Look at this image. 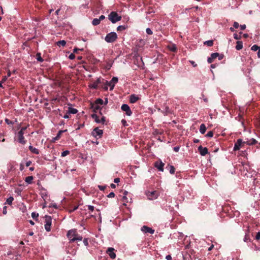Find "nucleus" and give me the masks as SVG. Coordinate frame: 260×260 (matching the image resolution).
Returning a JSON list of instances; mask_svg holds the SVG:
<instances>
[{
  "label": "nucleus",
  "mask_w": 260,
  "mask_h": 260,
  "mask_svg": "<svg viewBox=\"0 0 260 260\" xmlns=\"http://www.w3.org/2000/svg\"><path fill=\"white\" fill-rule=\"evenodd\" d=\"M213 132L212 131H210L206 135V137L211 138L213 136Z\"/></svg>",
  "instance_id": "nucleus-43"
},
{
  "label": "nucleus",
  "mask_w": 260,
  "mask_h": 260,
  "mask_svg": "<svg viewBox=\"0 0 260 260\" xmlns=\"http://www.w3.org/2000/svg\"><path fill=\"white\" fill-rule=\"evenodd\" d=\"M36 58H37V60L40 61V62H42L43 61V58H42V57L41 56V53H37V54H36Z\"/></svg>",
  "instance_id": "nucleus-32"
},
{
  "label": "nucleus",
  "mask_w": 260,
  "mask_h": 260,
  "mask_svg": "<svg viewBox=\"0 0 260 260\" xmlns=\"http://www.w3.org/2000/svg\"><path fill=\"white\" fill-rule=\"evenodd\" d=\"M106 120H105V117L104 116H103L102 117V118L100 119V121H101V123L104 124V122H105Z\"/></svg>",
  "instance_id": "nucleus-61"
},
{
  "label": "nucleus",
  "mask_w": 260,
  "mask_h": 260,
  "mask_svg": "<svg viewBox=\"0 0 260 260\" xmlns=\"http://www.w3.org/2000/svg\"><path fill=\"white\" fill-rule=\"evenodd\" d=\"M163 112L166 114L167 115L169 113H171L170 110L168 106H166L164 110L163 111Z\"/></svg>",
  "instance_id": "nucleus-34"
},
{
  "label": "nucleus",
  "mask_w": 260,
  "mask_h": 260,
  "mask_svg": "<svg viewBox=\"0 0 260 260\" xmlns=\"http://www.w3.org/2000/svg\"><path fill=\"white\" fill-rule=\"evenodd\" d=\"M34 177L32 176H28L25 178V181L28 184H31L32 183Z\"/></svg>",
  "instance_id": "nucleus-21"
},
{
  "label": "nucleus",
  "mask_w": 260,
  "mask_h": 260,
  "mask_svg": "<svg viewBox=\"0 0 260 260\" xmlns=\"http://www.w3.org/2000/svg\"><path fill=\"white\" fill-rule=\"evenodd\" d=\"M239 34H240V35H241V34H242V32H240ZM234 38L236 40H239L241 39V35L238 36L237 34H234Z\"/></svg>",
  "instance_id": "nucleus-42"
},
{
  "label": "nucleus",
  "mask_w": 260,
  "mask_h": 260,
  "mask_svg": "<svg viewBox=\"0 0 260 260\" xmlns=\"http://www.w3.org/2000/svg\"><path fill=\"white\" fill-rule=\"evenodd\" d=\"M206 131V127L205 124L202 123L200 125V132L202 134H204Z\"/></svg>",
  "instance_id": "nucleus-19"
},
{
  "label": "nucleus",
  "mask_w": 260,
  "mask_h": 260,
  "mask_svg": "<svg viewBox=\"0 0 260 260\" xmlns=\"http://www.w3.org/2000/svg\"><path fill=\"white\" fill-rule=\"evenodd\" d=\"M180 147L179 146H176L173 148V150L175 152H178L179 150Z\"/></svg>",
  "instance_id": "nucleus-58"
},
{
  "label": "nucleus",
  "mask_w": 260,
  "mask_h": 260,
  "mask_svg": "<svg viewBox=\"0 0 260 260\" xmlns=\"http://www.w3.org/2000/svg\"><path fill=\"white\" fill-rule=\"evenodd\" d=\"M91 108L93 109V111L94 112H96L99 110H100L101 109L99 105H98L95 103H93L92 104Z\"/></svg>",
  "instance_id": "nucleus-18"
},
{
  "label": "nucleus",
  "mask_w": 260,
  "mask_h": 260,
  "mask_svg": "<svg viewBox=\"0 0 260 260\" xmlns=\"http://www.w3.org/2000/svg\"><path fill=\"white\" fill-rule=\"evenodd\" d=\"M260 49V47H259L257 45H254L253 46H252L251 47V50H253V51H256L257 50H258L259 49Z\"/></svg>",
  "instance_id": "nucleus-37"
},
{
  "label": "nucleus",
  "mask_w": 260,
  "mask_h": 260,
  "mask_svg": "<svg viewBox=\"0 0 260 260\" xmlns=\"http://www.w3.org/2000/svg\"><path fill=\"white\" fill-rule=\"evenodd\" d=\"M7 76H4L2 79V82L4 83V82H5L7 79Z\"/></svg>",
  "instance_id": "nucleus-64"
},
{
  "label": "nucleus",
  "mask_w": 260,
  "mask_h": 260,
  "mask_svg": "<svg viewBox=\"0 0 260 260\" xmlns=\"http://www.w3.org/2000/svg\"><path fill=\"white\" fill-rule=\"evenodd\" d=\"M122 201L124 202L123 205H125V203L128 202V199L126 196H123L122 197Z\"/></svg>",
  "instance_id": "nucleus-45"
},
{
  "label": "nucleus",
  "mask_w": 260,
  "mask_h": 260,
  "mask_svg": "<svg viewBox=\"0 0 260 260\" xmlns=\"http://www.w3.org/2000/svg\"><path fill=\"white\" fill-rule=\"evenodd\" d=\"M250 239L249 238V236L248 234H246L245 236L244 241L246 242H247L248 241H250Z\"/></svg>",
  "instance_id": "nucleus-41"
},
{
  "label": "nucleus",
  "mask_w": 260,
  "mask_h": 260,
  "mask_svg": "<svg viewBox=\"0 0 260 260\" xmlns=\"http://www.w3.org/2000/svg\"><path fill=\"white\" fill-rule=\"evenodd\" d=\"M15 141H17L18 142L21 144L25 145L26 143V140L24 137V133L22 132H18L14 138Z\"/></svg>",
  "instance_id": "nucleus-3"
},
{
  "label": "nucleus",
  "mask_w": 260,
  "mask_h": 260,
  "mask_svg": "<svg viewBox=\"0 0 260 260\" xmlns=\"http://www.w3.org/2000/svg\"><path fill=\"white\" fill-rule=\"evenodd\" d=\"M237 45L236 46V49L237 50H240L243 48V43L241 41H237L236 43Z\"/></svg>",
  "instance_id": "nucleus-20"
},
{
  "label": "nucleus",
  "mask_w": 260,
  "mask_h": 260,
  "mask_svg": "<svg viewBox=\"0 0 260 260\" xmlns=\"http://www.w3.org/2000/svg\"><path fill=\"white\" fill-rule=\"evenodd\" d=\"M3 213L4 214H7V206H4L3 207Z\"/></svg>",
  "instance_id": "nucleus-55"
},
{
  "label": "nucleus",
  "mask_w": 260,
  "mask_h": 260,
  "mask_svg": "<svg viewBox=\"0 0 260 260\" xmlns=\"http://www.w3.org/2000/svg\"><path fill=\"white\" fill-rule=\"evenodd\" d=\"M29 150L32 153L36 154H39V149L34 147L30 145L29 146Z\"/></svg>",
  "instance_id": "nucleus-16"
},
{
  "label": "nucleus",
  "mask_w": 260,
  "mask_h": 260,
  "mask_svg": "<svg viewBox=\"0 0 260 260\" xmlns=\"http://www.w3.org/2000/svg\"><path fill=\"white\" fill-rule=\"evenodd\" d=\"M141 231L142 232H143L144 233H150L151 234H153L154 233V230H153L152 229H151L148 226H147L146 225H144L142 227Z\"/></svg>",
  "instance_id": "nucleus-10"
},
{
  "label": "nucleus",
  "mask_w": 260,
  "mask_h": 260,
  "mask_svg": "<svg viewBox=\"0 0 260 260\" xmlns=\"http://www.w3.org/2000/svg\"><path fill=\"white\" fill-rule=\"evenodd\" d=\"M99 189L101 190L104 191L105 189V188H106V186H105L99 185Z\"/></svg>",
  "instance_id": "nucleus-57"
},
{
  "label": "nucleus",
  "mask_w": 260,
  "mask_h": 260,
  "mask_svg": "<svg viewBox=\"0 0 260 260\" xmlns=\"http://www.w3.org/2000/svg\"><path fill=\"white\" fill-rule=\"evenodd\" d=\"M189 62H190V63L192 65V66L193 67H196L197 66V63H196V62L194 61H192V60H191V61H189Z\"/></svg>",
  "instance_id": "nucleus-62"
},
{
  "label": "nucleus",
  "mask_w": 260,
  "mask_h": 260,
  "mask_svg": "<svg viewBox=\"0 0 260 260\" xmlns=\"http://www.w3.org/2000/svg\"><path fill=\"white\" fill-rule=\"evenodd\" d=\"M88 209L90 211L92 212L94 210V207L93 206L91 205H88Z\"/></svg>",
  "instance_id": "nucleus-50"
},
{
  "label": "nucleus",
  "mask_w": 260,
  "mask_h": 260,
  "mask_svg": "<svg viewBox=\"0 0 260 260\" xmlns=\"http://www.w3.org/2000/svg\"><path fill=\"white\" fill-rule=\"evenodd\" d=\"M244 143H246L247 145H251L256 144L257 143V141L255 139L252 138L248 140L246 142H244Z\"/></svg>",
  "instance_id": "nucleus-17"
},
{
  "label": "nucleus",
  "mask_w": 260,
  "mask_h": 260,
  "mask_svg": "<svg viewBox=\"0 0 260 260\" xmlns=\"http://www.w3.org/2000/svg\"><path fill=\"white\" fill-rule=\"evenodd\" d=\"M69 58L70 59H74L75 58V55L74 53H71L69 56Z\"/></svg>",
  "instance_id": "nucleus-52"
},
{
  "label": "nucleus",
  "mask_w": 260,
  "mask_h": 260,
  "mask_svg": "<svg viewBox=\"0 0 260 260\" xmlns=\"http://www.w3.org/2000/svg\"><path fill=\"white\" fill-rule=\"evenodd\" d=\"M218 56H219V54L216 52L212 53L210 57H211V58L214 60Z\"/></svg>",
  "instance_id": "nucleus-35"
},
{
  "label": "nucleus",
  "mask_w": 260,
  "mask_h": 260,
  "mask_svg": "<svg viewBox=\"0 0 260 260\" xmlns=\"http://www.w3.org/2000/svg\"><path fill=\"white\" fill-rule=\"evenodd\" d=\"M66 44V42L64 40H61L57 42V45L58 46H64Z\"/></svg>",
  "instance_id": "nucleus-28"
},
{
  "label": "nucleus",
  "mask_w": 260,
  "mask_h": 260,
  "mask_svg": "<svg viewBox=\"0 0 260 260\" xmlns=\"http://www.w3.org/2000/svg\"><path fill=\"white\" fill-rule=\"evenodd\" d=\"M260 239V232H258L255 236V239L258 240Z\"/></svg>",
  "instance_id": "nucleus-60"
},
{
  "label": "nucleus",
  "mask_w": 260,
  "mask_h": 260,
  "mask_svg": "<svg viewBox=\"0 0 260 260\" xmlns=\"http://www.w3.org/2000/svg\"><path fill=\"white\" fill-rule=\"evenodd\" d=\"M207 61H208V62L209 63H212V62L214 61V59H212V58H211V57H209V58H208Z\"/></svg>",
  "instance_id": "nucleus-56"
},
{
  "label": "nucleus",
  "mask_w": 260,
  "mask_h": 260,
  "mask_svg": "<svg viewBox=\"0 0 260 260\" xmlns=\"http://www.w3.org/2000/svg\"><path fill=\"white\" fill-rule=\"evenodd\" d=\"M127 28V25H120L117 27V31H122V30H125Z\"/></svg>",
  "instance_id": "nucleus-25"
},
{
  "label": "nucleus",
  "mask_w": 260,
  "mask_h": 260,
  "mask_svg": "<svg viewBox=\"0 0 260 260\" xmlns=\"http://www.w3.org/2000/svg\"><path fill=\"white\" fill-rule=\"evenodd\" d=\"M198 150L202 156H205L208 153V149L206 147H203L202 146L198 147Z\"/></svg>",
  "instance_id": "nucleus-11"
},
{
  "label": "nucleus",
  "mask_w": 260,
  "mask_h": 260,
  "mask_svg": "<svg viewBox=\"0 0 260 260\" xmlns=\"http://www.w3.org/2000/svg\"><path fill=\"white\" fill-rule=\"evenodd\" d=\"M244 142H243L242 139H239L237 140V142L235 143L234 147V150L237 151L239 150L240 148L241 145L244 144Z\"/></svg>",
  "instance_id": "nucleus-9"
},
{
  "label": "nucleus",
  "mask_w": 260,
  "mask_h": 260,
  "mask_svg": "<svg viewBox=\"0 0 260 260\" xmlns=\"http://www.w3.org/2000/svg\"><path fill=\"white\" fill-rule=\"evenodd\" d=\"M70 154V151H68V150H66V151H63L62 153H61V156L62 157H64L66 156H67V155L69 154Z\"/></svg>",
  "instance_id": "nucleus-39"
},
{
  "label": "nucleus",
  "mask_w": 260,
  "mask_h": 260,
  "mask_svg": "<svg viewBox=\"0 0 260 260\" xmlns=\"http://www.w3.org/2000/svg\"><path fill=\"white\" fill-rule=\"evenodd\" d=\"M139 100V98L135 94H132L130 96L129 101L131 103H135Z\"/></svg>",
  "instance_id": "nucleus-15"
},
{
  "label": "nucleus",
  "mask_w": 260,
  "mask_h": 260,
  "mask_svg": "<svg viewBox=\"0 0 260 260\" xmlns=\"http://www.w3.org/2000/svg\"><path fill=\"white\" fill-rule=\"evenodd\" d=\"M70 114H69V112H68L63 116V117L66 119L69 118L70 117Z\"/></svg>",
  "instance_id": "nucleus-53"
},
{
  "label": "nucleus",
  "mask_w": 260,
  "mask_h": 260,
  "mask_svg": "<svg viewBox=\"0 0 260 260\" xmlns=\"http://www.w3.org/2000/svg\"><path fill=\"white\" fill-rule=\"evenodd\" d=\"M94 103L98 105H102L104 104V101L102 99L99 98V99H98L96 100Z\"/></svg>",
  "instance_id": "nucleus-31"
},
{
  "label": "nucleus",
  "mask_w": 260,
  "mask_h": 260,
  "mask_svg": "<svg viewBox=\"0 0 260 260\" xmlns=\"http://www.w3.org/2000/svg\"><path fill=\"white\" fill-rule=\"evenodd\" d=\"M146 194L149 200L157 199L159 196V193L157 191H147Z\"/></svg>",
  "instance_id": "nucleus-6"
},
{
  "label": "nucleus",
  "mask_w": 260,
  "mask_h": 260,
  "mask_svg": "<svg viewBox=\"0 0 260 260\" xmlns=\"http://www.w3.org/2000/svg\"><path fill=\"white\" fill-rule=\"evenodd\" d=\"M146 31L147 32V34L148 35H152L153 34V32L151 30V29L149 28H147L146 30Z\"/></svg>",
  "instance_id": "nucleus-46"
},
{
  "label": "nucleus",
  "mask_w": 260,
  "mask_h": 260,
  "mask_svg": "<svg viewBox=\"0 0 260 260\" xmlns=\"http://www.w3.org/2000/svg\"><path fill=\"white\" fill-rule=\"evenodd\" d=\"M91 117L93 119H94L96 123H101L100 119H99V116L96 114H92Z\"/></svg>",
  "instance_id": "nucleus-24"
},
{
  "label": "nucleus",
  "mask_w": 260,
  "mask_h": 260,
  "mask_svg": "<svg viewBox=\"0 0 260 260\" xmlns=\"http://www.w3.org/2000/svg\"><path fill=\"white\" fill-rule=\"evenodd\" d=\"M109 19L113 23H115L121 19V17L119 16L117 12H111L108 15Z\"/></svg>",
  "instance_id": "nucleus-2"
},
{
  "label": "nucleus",
  "mask_w": 260,
  "mask_h": 260,
  "mask_svg": "<svg viewBox=\"0 0 260 260\" xmlns=\"http://www.w3.org/2000/svg\"><path fill=\"white\" fill-rule=\"evenodd\" d=\"M204 44L207 45L208 46L211 47L213 45V40H209L204 42Z\"/></svg>",
  "instance_id": "nucleus-30"
},
{
  "label": "nucleus",
  "mask_w": 260,
  "mask_h": 260,
  "mask_svg": "<svg viewBox=\"0 0 260 260\" xmlns=\"http://www.w3.org/2000/svg\"><path fill=\"white\" fill-rule=\"evenodd\" d=\"M5 120L6 123L7 124H14L13 122H12V121L10 120L8 118H6Z\"/></svg>",
  "instance_id": "nucleus-44"
},
{
  "label": "nucleus",
  "mask_w": 260,
  "mask_h": 260,
  "mask_svg": "<svg viewBox=\"0 0 260 260\" xmlns=\"http://www.w3.org/2000/svg\"><path fill=\"white\" fill-rule=\"evenodd\" d=\"M67 236L71 243L74 242L76 241H81L82 240V237L77 233L76 230H69Z\"/></svg>",
  "instance_id": "nucleus-1"
},
{
  "label": "nucleus",
  "mask_w": 260,
  "mask_h": 260,
  "mask_svg": "<svg viewBox=\"0 0 260 260\" xmlns=\"http://www.w3.org/2000/svg\"><path fill=\"white\" fill-rule=\"evenodd\" d=\"M114 196H115V194L113 192H111L109 194L107 195V197L109 198H114Z\"/></svg>",
  "instance_id": "nucleus-47"
},
{
  "label": "nucleus",
  "mask_w": 260,
  "mask_h": 260,
  "mask_svg": "<svg viewBox=\"0 0 260 260\" xmlns=\"http://www.w3.org/2000/svg\"><path fill=\"white\" fill-rule=\"evenodd\" d=\"M0 141L5 142V139L3 135H0Z\"/></svg>",
  "instance_id": "nucleus-54"
},
{
  "label": "nucleus",
  "mask_w": 260,
  "mask_h": 260,
  "mask_svg": "<svg viewBox=\"0 0 260 260\" xmlns=\"http://www.w3.org/2000/svg\"><path fill=\"white\" fill-rule=\"evenodd\" d=\"M67 130H65V131H62V130H60L59 131L57 134V136L54 138V140H58L60 139V137H61V134L65 131H66Z\"/></svg>",
  "instance_id": "nucleus-23"
},
{
  "label": "nucleus",
  "mask_w": 260,
  "mask_h": 260,
  "mask_svg": "<svg viewBox=\"0 0 260 260\" xmlns=\"http://www.w3.org/2000/svg\"><path fill=\"white\" fill-rule=\"evenodd\" d=\"M100 19H98V18H94L93 19V20H92V24L93 25H98L100 24Z\"/></svg>",
  "instance_id": "nucleus-27"
},
{
  "label": "nucleus",
  "mask_w": 260,
  "mask_h": 260,
  "mask_svg": "<svg viewBox=\"0 0 260 260\" xmlns=\"http://www.w3.org/2000/svg\"><path fill=\"white\" fill-rule=\"evenodd\" d=\"M233 26L235 28H238L239 27V24L237 22H234L233 24Z\"/></svg>",
  "instance_id": "nucleus-48"
},
{
  "label": "nucleus",
  "mask_w": 260,
  "mask_h": 260,
  "mask_svg": "<svg viewBox=\"0 0 260 260\" xmlns=\"http://www.w3.org/2000/svg\"><path fill=\"white\" fill-rule=\"evenodd\" d=\"M118 79L117 77H114L112 78L111 80L110 81L112 82L113 84H115L118 82Z\"/></svg>",
  "instance_id": "nucleus-38"
},
{
  "label": "nucleus",
  "mask_w": 260,
  "mask_h": 260,
  "mask_svg": "<svg viewBox=\"0 0 260 260\" xmlns=\"http://www.w3.org/2000/svg\"><path fill=\"white\" fill-rule=\"evenodd\" d=\"M106 83H107V85L108 86H109L110 88V90H112L114 88V87L115 86V84H113L112 82L110 81V82H108L107 81H106Z\"/></svg>",
  "instance_id": "nucleus-26"
},
{
  "label": "nucleus",
  "mask_w": 260,
  "mask_h": 260,
  "mask_svg": "<svg viewBox=\"0 0 260 260\" xmlns=\"http://www.w3.org/2000/svg\"><path fill=\"white\" fill-rule=\"evenodd\" d=\"M117 39V35L115 32L108 34L105 37V40L108 43H113Z\"/></svg>",
  "instance_id": "nucleus-4"
},
{
  "label": "nucleus",
  "mask_w": 260,
  "mask_h": 260,
  "mask_svg": "<svg viewBox=\"0 0 260 260\" xmlns=\"http://www.w3.org/2000/svg\"><path fill=\"white\" fill-rule=\"evenodd\" d=\"M239 26L240 27L241 30H244L246 27L245 24L240 25H239Z\"/></svg>",
  "instance_id": "nucleus-59"
},
{
  "label": "nucleus",
  "mask_w": 260,
  "mask_h": 260,
  "mask_svg": "<svg viewBox=\"0 0 260 260\" xmlns=\"http://www.w3.org/2000/svg\"><path fill=\"white\" fill-rule=\"evenodd\" d=\"M69 114H76L78 112V110L76 109L69 107L68 109Z\"/></svg>",
  "instance_id": "nucleus-22"
},
{
  "label": "nucleus",
  "mask_w": 260,
  "mask_h": 260,
  "mask_svg": "<svg viewBox=\"0 0 260 260\" xmlns=\"http://www.w3.org/2000/svg\"><path fill=\"white\" fill-rule=\"evenodd\" d=\"M45 229L47 232L51 231V226L52 224V218L50 216L46 215L45 216Z\"/></svg>",
  "instance_id": "nucleus-5"
},
{
  "label": "nucleus",
  "mask_w": 260,
  "mask_h": 260,
  "mask_svg": "<svg viewBox=\"0 0 260 260\" xmlns=\"http://www.w3.org/2000/svg\"><path fill=\"white\" fill-rule=\"evenodd\" d=\"M38 216H39L38 213H36L35 212H32L31 213L32 218L36 220H37V218H38Z\"/></svg>",
  "instance_id": "nucleus-36"
},
{
  "label": "nucleus",
  "mask_w": 260,
  "mask_h": 260,
  "mask_svg": "<svg viewBox=\"0 0 260 260\" xmlns=\"http://www.w3.org/2000/svg\"><path fill=\"white\" fill-rule=\"evenodd\" d=\"M165 164L162 162L161 161L158 162L156 161L155 162V167L160 171H164V166Z\"/></svg>",
  "instance_id": "nucleus-13"
},
{
  "label": "nucleus",
  "mask_w": 260,
  "mask_h": 260,
  "mask_svg": "<svg viewBox=\"0 0 260 260\" xmlns=\"http://www.w3.org/2000/svg\"><path fill=\"white\" fill-rule=\"evenodd\" d=\"M83 243L86 246H87L88 245V239L87 238L84 239Z\"/></svg>",
  "instance_id": "nucleus-49"
},
{
  "label": "nucleus",
  "mask_w": 260,
  "mask_h": 260,
  "mask_svg": "<svg viewBox=\"0 0 260 260\" xmlns=\"http://www.w3.org/2000/svg\"><path fill=\"white\" fill-rule=\"evenodd\" d=\"M121 109L123 111L125 112V114L128 116H130L132 114V112L130 109V107L127 104H123L121 107Z\"/></svg>",
  "instance_id": "nucleus-7"
},
{
  "label": "nucleus",
  "mask_w": 260,
  "mask_h": 260,
  "mask_svg": "<svg viewBox=\"0 0 260 260\" xmlns=\"http://www.w3.org/2000/svg\"><path fill=\"white\" fill-rule=\"evenodd\" d=\"M169 172L171 174H174L175 173V168L173 166H168Z\"/></svg>",
  "instance_id": "nucleus-33"
},
{
  "label": "nucleus",
  "mask_w": 260,
  "mask_h": 260,
  "mask_svg": "<svg viewBox=\"0 0 260 260\" xmlns=\"http://www.w3.org/2000/svg\"><path fill=\"white\" fill-rule=\"evenodd\" d=\"M103 133V131L99 129L98 127H95L92 132V135L95 137H99V138H101Z\"/></svg>",
  "instance_id": "nucleus-8"
},
{
  "label": "nucleus",
  "mask_w": 260,
  "mask_h": 260,
  "mask_svg": "<svg viewBox=\"0 0 260 260\" xmlns=\"http://www.w3.org/2000/svg\"><path fill=\"white\" fill-rule=\"evenodd\" d=\"M26 128H27V127H26V126H25V127H22L21 128L20 131H19V132H22L23 133H24V131L26 129Z\"/></svg>",
  "instance_id": "nucleus-63"
},
{
  "label": "nucleus",
  "mask_w": 260,
  "mask_h": 260,
  "mask_svg": "<svg viewBox=\"0 0 260 260\" xmlns=\"http://www.w3.org/2000/svg\"><path fill=\"white\" fill-rule=\"evenodd\" d=\"M101 81L100 78L98 79L96 81L93 82V83L91 85V88L93 89H97L99 86V84L101 83Z\"/></svg>",
  "instance_id": "nucleus-14"
},
{
  "label": "nucleus",
  "mask_w": 260,
  "mask_h": 260,
  "mask_svg": "<svg viewBox=\"0 0 260 260\" xmlns=\"http://www.w3.org/2000/svg\"><path fill=\"white\" fill-rule=\"evenodd\" d=\"M13 200H14L13 197H10L7 199L5 204H8L11 205H12V202L13 201Z\"/></svg>",
  "instance_id": "nucleus-29"
},
{
  "label": "nucleus",
  "mask_w": 260,
  "mask_h": 260,
  "mask_svg": "<svg viewBox=\"0 0 260 260\" xmlns=\"http://www.w3.org/2000/svg\"><path fill=\"white\" fill-rule=\"evenodd\" d=\"M121 123L124 126H126L127 125L126 121L125 119H122L121 120Z\"/></svg>",
  "instance_id": "nucleus-51"
},
{
  "label": "nucleus",
  "mask_w": 260,
  "mask_h": 260,
  "mask_svg": "<svg viewBox=\"0 0 260 260\" xmlns=\"http://www.w3.org/2000/svg\"><path fill=\"white\" fill-rule=\"evenodd\" d=\"M114 249L112 247H109L107 250V253L109 254L111 258H115L116 257V254L114 252Z\"/></svg>",
  "instance_id": "nucleus-12"
},
{
  "label": "nucleus",
  "mask_w": 260,
  "mask_h": 260,
  "mask_svg": "<svg viewBox=\"0 0 260 260\" xmlns=\"http://www.w3.org/2000/svg\"><path fill=\"white\" fill-rule=\"evenodd\" d=\"M78 208V206H75L73 208H71L69 209V212L71 213L75 211Z\"/></svg>",
  "instance_id": "nucleus-40"
}]
</instances>
